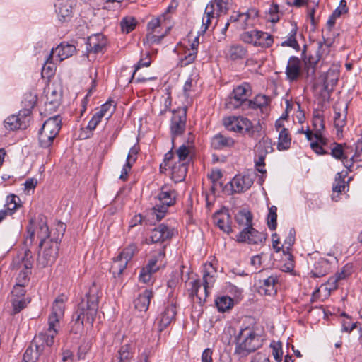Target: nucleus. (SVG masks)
I'll use <instances>...</instances> for the list:
<instances>
[{
	"mask_svg": "<svg viewBox=\"0 0 362 362\" xmlns=\"http://www.w3.org/2000/svg\"><path fill=\"white\" fill-rule=\"evenodd\" d=\"M98 286L93 282L85 297L78 303V308L73 313L72 317L87 323L93 324L98 310Z\"/></svg>",
	"mask_w": 362,
	"mask_h": 362,
	"instance_id": "obj_1",
	"label": "nucleus"
},
{
	"mask_svg": "<svg viewBox=\"0 0 362 362\" xmlns=\"http://www.w3.org/2000/svg\"><path fill=\"white\" fill-rule=\"evenodd\" d=\"M235 354L245 357L261 346L256 332L250 327L241 329L235 337Z\"/></svg>",
	"mask_w": 362,
	"mask_h": 362,
	"instance_id": "obj_2",
	"label": "nucleus"
},
{
	"mask_svg": "<svg viewBox=\"0 0 362 362\" xmlns=\"http://www.w3.org/2000/svg\"><path fill=\"white\" fill-rule=\"evenodd\" d=\"M252 95V88L249 83L244 82L233 88L231 93L226 98L225 107L228 110H235L242 107L245 110L249 98Z\"/></svg>",
	"mask_w": 362,
	"mask_h": 362,
	"instance_id": "obj_3",
	"label": "nucleus"
},
{
	"mask_svg": "<svg viewBox=\"0 0 362 362\" xmlns=\"http://www.w3.org/2000/svg\"><path fill=\"white\" fill-rule=\"evenodd\" d=\"M175 190L168 189L165 186L162 187L158 196L160 204H156L151 209V215L153 217L156 216L157 221H161L165 216L168 207L175 204Z\"/></svg>",
	"mask_w": 362,
	"mask_h": 362,
	"instance_id": "obj_4",
	"label": "nucleus"
},
{
	"mask_svg": "<svg viewBox=\"0 0 362 362\" xmlns=\"http://www.w3.org/2000/svg\"><path fill=\"white\" fill-rule=\"evenodd\" d=\"M240 39L248 44H253L255 47L269 48L274 42L273 35L265 32L251 30L243 33Z\"/></svg>",
	"mask_w": 362,
	"mask_h": 362,
	"instance_id": "obj_5",
	"label": "nucleus"
},
{
	"mask_svg": "<svg viewBox=\"0 0 362 362\" xmlns=\"http://www.w3.org/2000/svg\"><path fill=\"white\" fill-rule=\"evenodd\" d=\"M59 238L54 241L50 239L47 243H45V248L42 253L39 252L37 258V265L40 268H45L53 264L57 258L59 251Z\"/></svg>",
	"mask_w": 362,
	"mask_h": 362,
	"instance_id": "obj_6",
	"label": "nucleus"
},
{
	"mask_svg": "<svg viewBox=\"0 0 362 362\" xmlns=\"http://www.w3.org/2000/svg\"><path fill=\"white\" fill-rule=\"evenodd\" d=\"M64 296H58L54 301L52 312L48 317V332L57 334V328L59 327L60 320L64 314Z\"/></svg>",
	"mask_w": 362,
	"mask_h": 362,
	"instance_id": "obj_7",
	"label": "nucleus"
},
{
	"mask_svg": "<svg viewBox=\"0 0 362 362\" xmlns=\"http://www.w3.org/2000/svg\"><path fill=\"white\" fill-rule=\"evenodd\" d=\"M187 107L178 108L173 112L170 122V132L172 143L174 144L175 138L182 135L186 127Z\"/></svg>",
	"mask_w": 362,
	"mask_h": 362,
	"instance_id": "obj_8",
	"label": "nucleus"
},
{
	"mask_svg": "<svg viewBox=\"0 0 362 362\" xmlns=\"http://www.w3.org/2000/svg\"><path fill=\"white\" fill-rule=\"evenodd\" d=\"M177 315L176 303L171 302L165 306L156 320L155 324L157 325V329L159 332H163L173 322L175 321Z\"/></svg>",
	"mask_w": 362,
	"mask_h": 362,
	"instance_id": "obj_9",
	"label": "nucleus"
},
{
	"mask_svg": "<svg viewBox=\"0 0 362 362\" xmlns=\"http://www.w3.org/2000/svg\"><path fill=\"white\" fill-rule=\"evenodd\" d=\"M267 234L260 233L252 227V225L245 228L237 235L236 240L238 243H247L248 244L257 245L264 242Z\"/></svg>",
	"mask_w": 362,
	"mask_h": 362,
	"instance_id": "obj_10",
	"label": "nucleus"
},
{
	"mask_svg": "<svg viewBox=\"0 0 362 362\" xmlns=\"http://www.w3.org/2000/svg\"><path fill=\"white\" fill-rule=\"evenodd\" d=\"M213 220L214 224L220 228L222 231L230 233L232 232L231 228V216L229 214L228 210L226 207H223L217 211L213 215Z\"/></svg>",
	"mask_w": 362,
	"mask_h": 362,
	"instance_id": "obj_11",
	"label": "nucleus"
},
{
	"mask_svg": "<svg viewBox=\"0 0 362 362\" xmlns=\"http://www.w3.org/2000/svg\"><path fill=\"white\" fill-rule=\"evenodd\" d=\"M285 74L286 79L291 83L298 80L302 74L301 62L299 58L295 56L289 58Z\"/></svg>",
	"mask_w": 362,
	"mask_h": 362,
	"instance_id": "obj_12",
	"label": "nucleus"
},
{
	"mask_svg": "<svg viewBox=\"0 0 362 362\" xmlns=\"http://www.w3.org/2000/svg\"><path fill=\"white\" fill-rule=\"evenodd\" d=\"M86 45L88 52H102L106 47L107 40L103 34L97 33L88 38Z\"/></svg>",
	"mask_w": 362,
	"mask_h": 362,
	"instance_id": "obj_13",
	"label": "nucleus"
},
{
	"mask_svg": "<svg viewBox=\"0 0 362 362\" xmlns=\"http://www.w3.org/2000/svg\"><path fill=\"white\" fill-rule=\"evenodd\" d=\"M74 4V0H57L54 6L61 21H67L69 20L72 13Z\"/></svg>",
	"mask_w": 362,
	"mask_h": 362,
	"instance_id": "obj_14",
	"label": "nucleus"
},
{
	"mask_svg": "<svg viewBox=\"0 0 362 362\" xmlns=\"http://www.w3.org/2000/svg\"><path fill=\"white\" fill-rule=\"evenodd\" d=\"M172 236V230L167 226L160 224L152 230L150 239L152 243H163L171 239Z\"/></svg>",
	"mask_w": 362,
	"mask_h": 362,
	"instance_id": "obj_15",
	"label": "nucleus"
},
{
	"mask_svg": "<svg viewBox=\"0 0 362 362\" xmlns=\"http://www.w3.org/2000/svg\"><path fill=\"white\" fill-rule=\"evenodd\" d=\"M277 283L278 277L276 275H271L263 280H259V293L267 296L276 294Z\"/></svg>",
	"mask_w": 362,
	"mask_h": 362,
	"instance_id": "obj_16",
	"label": "nucleus"
},
{
	"mask_svg": "<svg viewBox=\"0 0 362 362\" xmlns=\"http://www.w3.org/2000/svg\"><path fill=\"white\" fill-rule=\"evenodd\" d=\"M158 259L153 257L148 260V264L144 267L139 274V281L147 284L151 281L152 274L158 271L159 267L157 266Z\"/></svg>",
	"mask_w": 362,
	"mask_h": 362,
	"instance_id": "obj_17",
	"label": "nucleus"
},
{
	"mask_svg": "<svg viewBox=\"0 0 362 362\" xmlns=\"http://www.w3.org/2000/svg\"><path fill=\"white\" fill-rule=\"evenodd\" d=\"M152 290L146 289L134 299V305L135 309L140 312H146L148 309L150 302L153 298Z\"/></svg>",
	"mask_w": 362,
	"mask_h": 362,
	"instance_id": "obj_18",
	"label": "nucleus"
},
{
	"mask_svg": "<svg viewBox=\"0 0 362 362\" xmlns=\"http://www.w3.org/2000/svg\"><path fill=\"white\" fill-rule=\"evenodd\" d=\"M339 79V73L329 69L324 78L323 90L327 93V95L322 93L324 98H329L331 93L333 91L334 87L337 83Z\"/></svg>",
	"mask_w": 362,
	"mask_h": 362,
	"instance_id": "obj_19",
	"label": "nucleus"
},
{
	"mask_svg": "<svg viewBox=\"0 0 362 362\" xmlns=\"http://www.w3.org/2000/svg\"><path fill=\"white\" fill-rule=\"evenodd\" d=\"M234 144L235 141L233 138L226 136L221 133L215 134L211 140V146L216 150L231 148Z\"/></svg>",
	"mask_w": 362,
	"mask_h": 362,
	"instance_id": "obj_20",
	"label": "nucleus"
},
{
	"mask_svg": "<svg viewBox=\"0 0 362 362\" xmlns=\"http://www.w3.org/2000/svg\"><path fill=\"white\" fill-rule=\"evenodd\" d=\"M345 148H343V144L334 142L332 147L330 148V154L333 158L341 160L343 163L349 160V154L353 151L351 146H347L344 144Z\"/></svg>",
	"mask_w": 362,
	"mask_h": 362,
	"instance_id": "obj_21",
	"label": "nucleus"
},
{
	"mask_svg": "<svg viewBox=\"0 0 362 362\" xmlns=\"http://www.w3.org/2000/svg\"><path fill=\"white\" fill-rule=\"evenodd\" d=\"M42 351V345L37 340H33L31 344L26 349L23 361L25 362H36Z\"/></svg>",
	"mask_w": 362,
	"mask_h": 362,
	"instance_id": "obj_22",
	"label": "nucleus"
},
{
	"mask_svg": "<svg viewBox=\"0 0 362 362\" xmlns=\"http://www.w3.org/2000/svg\"><path fill=\"white\" fill-rule=\"evenodd\" d=\"M37 237L40 239L39 247L42 248L45 243H47V238L49 237V228L47 223V218L42 214L37 217Z\"/></svg>",
	"mask_w": 362,
	"mask_h": 362,
	"instance_id": "obj_23",
	"label": "nucleus"
},
{
	"mask_svg": "<svg viewBox=\"0 0 362 362\" xmlns=\"http://www.w3.org/2000/svg\"><path fill=\"white\" fill-rule=\"evenodd\" d=\"M331 269L329 260L325 258H320L314 264V268L310 272L313 278H320L325 276Z\"/></svg>",
	"mask_w": 362,
	"mask_h": 362,
	"instance_id": "obj_24",
	"label": "nucleus"
},
{
	"mask_svg": "<svg viewBox=\"0 0 362 362\" xmlns=\"http://www.w3.org/2000/svg\"><path fill=\"white\" fill-rule=\"evenodd\" d=\"M42 128L47 133H50L56 137L62 128V118L60 115H55L47 119L42 124Z\"/></svg>",
	"mask_w": 362,
	"mask_h": 362,
	"instance_id": "obj_25",
	"label": "nucleus"
},
{
	"mask_svg": "<svg viewBox=\"0 0 362 362\" xmlns=\"http://www.w3.org/2000/svg\"><path fill=\"white\" fill-rule=\"evenodd\" d=\"M188 170L187 163H175L172 166V179L175 182H180L185 180Z\"/></svg>",
	"mask_w": 362,
	"mask_h": 362,
	"instance_id": "obj_26",
	"label": "nucleus"
},
{
	"mask_svg": "<svg viewBox=\"0 0 362 362\" xmlns=\"http://www.w3.org/2000/svg\"><path fill=\"white\" fill-rule=\"evenodd\" d=\"M76 51V49L74 45L65 42L60 43L54 50V52L57 53L60 61L71 57Z\"/></svg>",
	"mask_w": 362,
	"mask_h": 362,
	"instance_id": "obj_27",
	"label": "nucleus"
},
{
	"mask_svg": "<svg viewBox=\"0 0 362 362\" xmlns=\"http://www.w3.org/2000/svg\"><path fill=\"white\" fill-rule=\"evenodd\" d=\"M247 55V50L240 45H231L228 50L226 56L232 61L245 59Z\"/></svg>",
	"mask_w": 362,
	"mask_h": 362,
	"instance_id": "obj_28",
	"label": "nucleus"
},
{
	"mask_svg": "<svg viewBox=\"0 0 362 362\" xmlns=\"http://www.w3.org/2000/svg\"><path fill=\"white\" fill-rule=\"evenodd\" d=\"M127 264L128 262H127V260L118 255L114 259L113 263L110 269V272L112 274L114 277L120 276L126 269Z\"/></svg>",
	"mask_w": 362,
	"mask_h": 362,
	"instance_id": "obj_29",
	"label": "nucleus"
},
{
	"mask_svg": "<svg viewBox=\"0 0 362 362\" xmlns=\"http://www.w3.org/2000/svg\"><path fill=\"white\" fill-rule=\"evenodd\" d=\"M291 136L289 134L288 129L283 128L279 134V141L277 148L279 151L288 150L291 146Z\"/></svg>",
	"mask_w": 362,
	"mask_h": 362,
	"instance_id": "obj_30",
	"label": "nucleus"
},
{
	"mask_svg": "<svg viewBox=\"0 0 362 362\" xmlns=\"http://www.w3.org/2000/svg\"><path fill=\"white\" fill-rule=\"evenodd\" d=\"M273 151L272 141L269 139H262L255 147V155L267 156Z\"/></svg>",
	"mask_w": 362,
	"mask_h": 362,
	"instance_id": "obj_31",
	"label": "nucleus"
},
{
	"mask_svg": "<svg viewBox=\"0 0 362 362\" xmlns=\"http://www.w3.org/2000/svg\"><path fill=\"white\" fill-rule=\"evenodd\" d=\"M270 102L269 98L264 95H257L253 100H249L246 109L257 110L266 107Z\"/></svg>",
	"mask_w": 362,
	"mask_h": 362,
	"instance_id": "obj_32",
	"label": "nucleus"
},
{
	"mask_svg": "<svg viewBox=\"0 0 362 362\" xmlns=\"http://www.w3.org/2000/svg\"><path fill=\"white\" fill-rule=\"evenodd\" d=\"M253 216L250 211L242 210L235 216L236 222L240 226L249 227L252 225Z\"/></svg>",
	"mask_w": 362,
	"mask_h": 362,
	"instance_id": "obj_33",
	"label": "nucleus"
},
{
	"mask_svg": "<svg viewBox=\"0 0 362 362\" xmlns=\"http://www.w3.org/2000/svg\"><path fill=\"white\" fill-rule=\"evenodd\" d=\"M54 49H52L50 54L49 55L47 61L45 62L42 69V77L50 78L54 76L55 71V65L52 62L53 58Z\"/></svg>",
	"mask_w": 362,
	"mask_h": 362,
	"instance_id": "obj_34",
	"label": "nucleus"
},
{
	"mask_svg": "<svg viewBox=\"0 0 362 362\" xmlns=\"http://www.w3.org/2000/svg\"><path fill=\"white\" fill-rule=\"evenodd\" d=\"M56 137L50 133H47L45 129L41 128L38 133V141L40 147L47 148H49Z\"/></svg>",
	"mask_w": 362,
	"mask_h": 362,
	"instance_id": "obj_35",
	"label": "nucleus"
},
{
	"mask_svg": "<svg viewBox=\"0 0 362 362\" xmlns=\"http://www.w3.org/2000/svg\"><path fill=\"white\" fill-rule=\"evenodd\" d=\"M199 37L197 36L194 38V41L191 44L192 52L181 59V66H185L192 63L195 60L197 54V49L199 46Z\"/></svg>",
	"mask_w": 362,
	"mask_h": 362,
	"instance_id": "obj_36",
	"label": "nucleus"
},
{
	"mask_svg": "<svg viewBox=\"0 0 362 362\" xmlns=\"http://www.w3.org/2000/svg\"><path fill=\"white\" fill-rule=\"evenodd\" d=\"M57 334L53 332L40 333L34 338V340L39 341V344L42 345V349H44V345L51 347L54 343V337Z\"/></svg>",
	"mask_w": 362,
	"mask_h": 362,
	"instance_id": "obj_37",
	"label": "nucleus"
},
{
	"mask_svg": "<svg viewBox=\"0 0 362 362\" xmlns=\"http://www.w3.org/2000/svg\"><path fill=\"white\" fill-rule=\"evenodd\" d=\"M347 109L348 105H346L344 113L341 114L337 110V107H334V124L338 132H342V128L346 125Z\"/></svg>",
	"mask_w": 362,
	"mask_h": 362,
	"instance_id": "obj_38",
	"label": "nucleus"
},
{
	"mask_svg": "<svg viewBox=\"0 0 362 362\" xmlns=\"http://www.w3.org/2000/svg\"><path fill=\"white\" fill-rule=\"evenodd\" d=\"M19 118V116H16L15 115L8 117L4 120V126L6 129L10 131H14L19 129H25V128L23 127Z\"/></svg>",
	"mask_w": 362,
	"mask_h": 362,
	"instance_id": "obj_39",
	"label": "nucleus"
},
{
	"mask_svg": "<svg viewBox=\"0 0 362 362\" xmlns=\"http://www.w3.org/2000/svg\"><path fill=\"white\" fill-rule=\"evenodd\" d=\"M216 305L219 312H226L233 305V299L228 296L218 297L216 300Z\"/></svg>",
	"mask_w": 362,
	"mask_h": 362,
	"instance_id": "obj_40",
	"label": "nucleus"
},
{
	"mask_svg": "<svg viewBox=\"0 0 362 362\" xmlns=\"http://www.w3.org/2000/svg\"><path fill=\"white\" fill-rule=\"evenodd\" d=\"M352 267L349 264H346L341 270V272H337L334 276L331 277L329 279V282H332L334 286V288L337 287V282L340 280L346 279L347 276L351 275V274Z\"/></svg>",
	"mask_w": 362,
	"mask_h": 362,
	"instance_id": "obj_41",
	"label": "nucleus"
},
{
	"mask_svg": "<svg viewBox=\"0 0 362 362\" xmlns=\"http://www.w3.org/2000/svg\"><path fill=\"white\" fill-rule=\"evenodd\" d=\"M12 305L11 315H16L27 307L30 302V299L27 298H11Z\"/></svg>",
	"mask_w": 362,
	"mask_h": 362,
	"instance_id": "obj_42",
	"label": "nucleus"
},
{
	"mask_svg": "<svg viewBox=\"0 0 362 362\" xmlns=\"http://www.w3.org/2000/svg\"><path fill=\"white\" fill-rule=\"evenodd\" d=\"M313 127L315 134L322 133L325 129L323 115L318 110H314L313 112Z\"/></svg>",
	"mask_w": 362,
	"mask_h": 362,
	"instance_id": "obj_43",
	"label": "nucleus"
},
{
	"mask_svg": "<svg viewBox=\"0 0 362 362\" xmlns=\"http://www.w3.org/2000/svg\"><path fill=\"white\" fill-rule=\"evenodd\" d=\"M348 175V172L338 173L335 177V183L332 186V191L334 192L341 193L346 187L345 178Z\"/></svg>",
	"mask_w": 362,
	"mask_h": 362,
	"instance_id": "obj_44",
	"label": "nucleus"
},
{
	"mask_svg": "<svg viewBox=\"0 0 362 362\" xmlns=\"http://www.w3.org/2000/svg\"><path fill=\"white\" fill-rule=\"evenodd\" d=\"M204 15L205 16L203 18L202 24V27L204 28L202 30L203 33L206 32L211 23V18H214V8L213 3H209L207 4L205 8Z\"/></svg>",
	"mask_w": 362,
	"mask_h": 362,
	"instance_id": "obj_45",
	"label": "nucleus"
},
{
	"mask_svg": "<svg viewBox=\"0 0 362 362\" xmlns=\"http://www.w3.org/2000/svg\"><path fill=\"white\" fill-rule=\"evenodd\" d=\"M112 100H107L105 103L102 105L100 110L96 113L98 114L101 117L107 115V119H108L114 113L116 109V104H114Z\"/></svg>",
	"mask_w": 362,
	"mask_h": 362,
	"instance_id": "obj_46",
	"label": "nucleus"
},
{
	"mask_svg": "<svg viewBox=\"0 0 362 362\" xmlns=\"http://www.w3.org/2000/svg\"><path fill=\"white\" fill-rule=\"evenodd\" d=\"M267 224L269 230H276L277 226V207L276 206H272L269 208Z\"/></svg>",
	"mask_w": 362,
	"mask_h": 362,
	"instance_id": "obj_47",
	"label": "nucleus"
},
{
	"mask_svg": "<svg viewBox=\"0 0 362 362\" xmlns=\"http://www.w3.org/2000/svg\"><path fill=\"white\" fill-rule=\"evenodd\" d=\"M137 21L136 18L131 16H126L120 22L121 30L123 33H129L134 30Z\"/></svg>",
	"mask_w": 362,
	"mask_h": 362,
	"instance_id": "obj_48",
	"label": "nucleus"
},
{
	"mask_svg": "<svg viewBox=\"0 0 362 362\" xmlns=\"http://www.w3.org/2000/svg\"><path fill=\"white\" fill-rule=\"evenodd\" d=\"M297 33V28H293L289 33L288 37L286 40L284 41L281 43V46L283 47H290L296 49V51L300 50V45L296 39V35Z\"/></svg>",
	"mask_w": 362,
	"mask_h": 362,
	"instance_id": "obj_49",
	"label": "nucleus"
},
{
	"mask_svg": "<svg viewBox=\"0 0 362 362\" xmlns=\"http://www.w3.org/2000/svg\"><path fill=\"white\" fill-rule=\"evenodd\" d=\"M32 271L28 269H23L16 277V284L27 286L30 282V276Z\"/></svg>",
	"mask_w": 362,
	"mask_h": 362,
	"instance_id": "obj_50",
	"label": "nucleus"
},
{
	"mask_svg": "<svg viewBox=\"0 0 362 362\" xmlns=\"http://www.w3.org/2000/svg\"><path fill=\"white\" fill-rule=\"evenodd\" d=\"M170 28H168L167 30L164 34L160 35H156L153 34V33H148L146 37L143 39L144 45H153V44H159L160 43L163 38L167 35L168 32L170 30Z\"/></svg>",
	"mask_w": 362,
	"mask_h": 362,
	"instance_id": "obj_51",
	"label": "nucleus"
},
{
	"mask_svg": "<svg viewBox=\"0 0 362 362\" xmlns=\"http://www.w3.org/2000/svg\"><path fill=\"white\" fill-rule=\"evenodd\" d=\"M138 252L137 246L135 244H130L127 247L123 249V250L119 254L123 259L127 260V262L132 259L134 255Z\"/></svg>",
	"mask_w": 362,
	"mask_h": 362,
	"instance_id": "obj_52",
	"label": "nucleus"
},
{
	"mask_svg": "<svg viewBox=\"0 0 362 362\" xmlns=\"http://www.w3.org/2000/svg\"><path fill=\"white\" fill-rule=\"evenodd\" d=\"M17 201H20L18 196L13 194L7 196L5 206L10 214H12L13 211L21 206Z\"/></svg>",
	"mask_w": 362,
	"mask_h": 362,
	"instance_id": "obj_53",
	"label": "nucleus"
},
{
	"mask_svg": "<svg viewBox=\"0 0 362 362\" xmlns=\"http://www.w3.org/2000/svg\"><path fill=\"white\" fill-rule=\"evenodd\" d=\"M223 124L225 127L233 132H241L243 131V127H241L239 120L235 117H230L224 119Z\"/></svg>",
	"mask_w": 362,
	"mask_h": 362,
	"instance_id": "obj_54",
	"label": "nucleus"
},
{
	"mask_svg": "<svg viewBox=\"0 0 362 362\" xmlns=\"http://www.w3.org/2000/svg\"><path fill=\"white\" fill-rule=\"evenodd\" d=\"M229 183L231 186L232 194L241 193L245 191L242 180V175H235Z\"/></svg>",
	"mask_w": 362,
	"mask_h": 362,
	"instance_id": "obj_55",
	"label": "nucleus"
},
{
	"mask_svg": "<svg viewBox=\"0 0 362 362\" xmlns=\"http://www.w3.org/2000/svg\"><path fill=\"white\" fill-rule=\"evenodd\" d=\"M358 163L357 168H362V153L353 155L349 160L344 162V165L349 172H352L354 163Z\"/></svg>",
	"mask_w": 362,
	"mask_h": 362,
	"instance_id": "obj_56",
	"label": "nucleus"
},
{
	"mask_svg": "<svg viewBox=\"0 0 362 362\" xmlns=\"http://www.w3.org/2000/svg\"><path fill=\"white\" fill-rule=\"evenodd\" d=\"M304 71L305 78L310 82L315 80V71L317 64H310L308 63V59H304Z\"/></svg>",
	"mask_w": 362,
	"mask_h": 362,
	"instance_id": "obj_57",
	"label": "nucleus"
},
{
	"mask_svg": "<svg viewBox=\"0 0 362 362\" xmlns=\"http://www.w3.org/2000/svg\"><path fill=\"white\" fill-rule=\"evenodd\" d=\"M232 0H212L209 3H213L214 6L217 7V15L220 13H227L229 10V6L231 4Z\"/></svg>",
	"mask_w": 362,
	"mask_h": 362,
	"instance_id": "obj_58",
	"label": "nucleus"
},
{
	"mask_svg": "<svg viewBox=\"0 0 362 362\" xmlns=\"http://www.w3.org/2000/svg\"><path fill=\"white\" fill-rule=\"evenodd\" d=\"M37 100V95L29 92L25 93L22 104L23 105V107H26L32 110L36 105Z\"/></svg>",
	"mask_w": 362,
	"mask_h": 362,
	"instance_id": "obj_59",
	"label": "nucleus"
},
{
	"mask_svg": "<svg viewBox=\"0 0 362 362\" xmlns=\"http://www.w3.org/2000/svg\"><path fill=\"white\" fill-rule=\"evenodd\" d=\"M325 41L324 39L323 41H319L317 42V50L316 51L315 55H310L307 59H308V63L310 64H317L319 61L320 60L323 52L322 51L323 46L325 45Z\"/></svg>",
	"mask_w": 362,
	"mask_h": 362,
	"instance_id": "obj_60",
	"label": "nucleus"
},
{
	"mask_svg": "<svg viewBox=\"0 0 362 362\" xmlns=\"http://www.w3.org/2000/svg\"><path fill=\"white\" fill-rule=\"evenodd\" d=\"M21 262L23 264V269L31 270L34 263V257L29 249H25Z\"/></svg>",
	"mask_w": 362,
	"mask_h": 362,
	"instance_id": "obj_61",
	"label": "nucleus"
},
{
	"mask_svg": "<svg viewBox=\"0 0 362 362\" xmlns=\"http://www.w3.org/2000/svg\"><path fill=\"white\" fill-rule=\"evenodd\" d=\"M270 347L272 349V355L274 356V359L277 362H280L282 360V344L280 341L276 342L273 341Z\"/></svg>",
	"mask_w": 362,
	"mask_h": 362,
	"instance_id": "obj_62",
	"label": "nucleus"
},
{
	"mask_svg": "<svg viewBox=\"0 0 362 362\" xmlns=\"http://www.w3.org/2000/svg\"><path fill=\"white\" fill-rule=\"evenodd\" d=\"M32 110L26 107H23V110H20L16 116H19L21 122L23 127L25 129L29 126L30 122V114Z\"/></svg>",
	"mask_w": 362,
	"mask_h": 362,
	"instance_id": "obj_63",
	"label": "nucleus"
},
{
	"mask_svg": "<svg viewBox=\"0 0 362 362\" xmlns=\"http://www.w3.org/2000/svg\"><path fill=\"white\" fill-rule=\"evenodd\" d=\"M72 325L71 328V332L75 334H81L84 329V322L81 320H78L76 317H72Z\"/></svg>",
	"mask_w": 362,
	"mask_h": 362,
	"instance_id": "obj_64",
	"label": "nucleus"
}]
</instances>
